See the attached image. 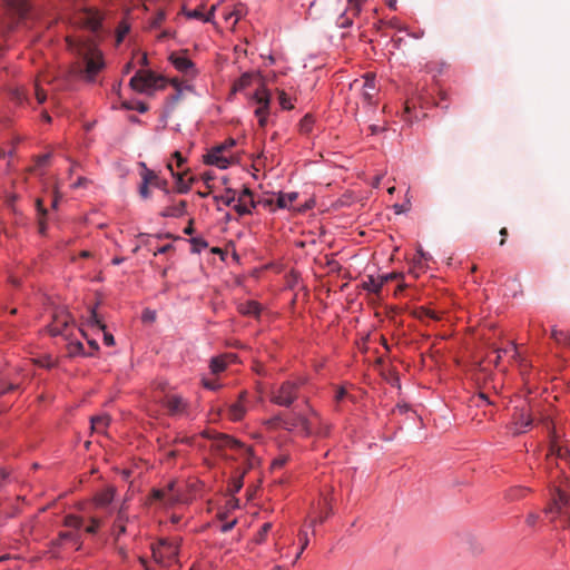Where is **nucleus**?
Wrapping results in <instances>:
<instances>
[{"mask_svg": "<svg viewBox=\"0 0 570 570\" xmlns=\"http://www.w3.org/2000/svg\"><path fill=\"white\" fill-rule=\"evenodd\" d=\"M68 354L70 356L87 355L85 353V347H83L82 343L79 341L70 342L68 344Z\"/></svg>", "mask_w": 570, "mask_h": 570, "instance_id": "nucleus-35", "label": "nucleus"}, {"mask_svg": "<svg viewBox=\"0 0 570 570\" xmlns=\"http://www.w3.org/2000/svg\"><path fill=\"white\" fill-rule=\"evenodd\" d=\"M362 287L365 291L374 294L376 297H380L381 293H382L383 285L381 284L379 278H374L373 276H368L367 281L363 282Z\"/></svg>", "mask_w": 570, "mask_h": 570, "instance_id": "nucleus-22", "label": "nucleus"}, {"mask_svg": "<svg viewBox=\"0 0 570 570\" xmlns=\"http://www.w3.org/2000/svg\"><path fill=\"white\" fill-rule=\"evenodd\" d=\"M254 100L258 104L255 110L256 117H267L269 110L271 95L264 86H261L254 94Z\"/></svg>", "mask_w": 570, "mask_h": 570, "instance_id": "nucleus-10", "label": "nucleus"}, {"mask_svg": "<svg viewBox=\"0 0 570 570\" xmlns=\"http://www.w3.org/2000/svg\"><path fill=\"white\" fill-rule=\"evenodd\" d=\"M169 59L174 67L181 72H188L189 70L194 69L193 61L186 56L171 53Z\"/></svg>", "mask_w": 570, "mask_h": 570, "instance_id": "nucleus-17", "label": "nucleus"}, {"mask_svg": "<svg viewBox=\"0 0 570 570\" xmlns=\"http://www.w3.org/2000/svg\"><path fill=\"white\" fill-rule=\"evenodd\" d=\"M513 434L523 433L532 424V417L525 412L524 409H515V412L513 413Z\"/></svg>", "mask_w": 570, "mask_h": 570, "instance_id": "nucleus-11", "label": "nucleus"}, {"mask_svg": "<svg viewBox=\"0 0 570 570\" xmlns=\"http://www.w3.org/2000/svg\"><path fill=\"white\" fill-rule=\"evenodd\" d=\"M364 0H347L346 13L356 17L361 12V7Z\"/></svg>", "mask_w": 570, "mask_h": 570, "instance_id": "nucleus-36", "label": "nucleus"}, {"mask_svg": "<svg viewBox=\"0 0 570 570\" xmlns=\"http://www.w3.org/2000/svg\"><path fill=\"white\" fill-rule=\"evenodd\" d=\"M347 13L345 12L344 14H342L340 18H338V26L341 28H347L350 26H352V18L350 16H346Z\"/></svg>", "mask_w": 570, "mask_h": 570, "instance_id": "nucleus-56", "label": "nucleus"}, {"mask_svg": "<svg viewBox=\"0 0 570 570\" xmlns=\"http://www.w3.org/2000/svg\"><path fill=\"white\" fill-rule=\"evenodd\" d=\"M72 322L71 315L63 311H57L52 315V322L48 325V331L52 336L65 335V332Z\"/></svg>", "mask_w": 570, "mask_h": 570, "instance_id": "nucleus-8", "label": "nucleus"}, {"mask_svg": "<svg viewBox=\"0 0 570 570\" xmlns=\"http://www.w3.org/2000/svg\"><path fill=\"white\" fill-rule=\"evenodd\" d=\"M12 98L18 102L22 104L26 100V95L22 89H16L12 91Z\"/></svg>", "mask_w": 570, "mask_h": 570, "instance_id": "nucleus-60", "label": "nucleus"}, {"mask_svg": "<svg viewBox=\"0 0 570 570\" xmlns=\"http://www.w3.org/2000/svg\"><path fill=\"white\" fill-rule=\"evenodd\" d=\"M100 525L99 520L92 518L90 525L86 528V532L90 534H95Z\"/></svg>", "mask_w": 570, "mask_h": 570, "instance_id": "nucleus-61", "label": "nucleus"}, {"mask_svg": "<svg viewBox=\"0 0 570 570\" xmlns=\"http://www.w3.org/2000/svg\"><path fill=\"white\" fill-rule=\"evenodd\" d=\"M79 55L82 56V62L78 66L77 75L89 82L95 81L96 76L105 67L102 55L95 48H79Z\"/></svg>", "mask_w": 570, "mask_h": 570, "instance_id": "nucleus-1", "label": "nucleus"}, {"mask_svg": "<svg viewBox=\"0 0 570 570\" xmlns=\"http://www.w3.org/2000/svg\"><path fill=\"white\" fill-rule=\"evenodd\" d=\"M83 521L77 515L69 514L65 518V525L73 529L81 528Z\"/></svg>", "mask_w": 570, "mask_h": 570, "instance_id": "nucleus-38", "label": "nucleus"}, {"mask_svg": "<svg viewBox=\"0 0 570 570\" xmlns=\"http://www.w3.org/2000/svg\"><path fill=\"white\" fill-rule=\"evenodd\" d=\"M213 373L217 374L226 368V362L223 357H215L210 362Z\"/></svg>", "mask_w": 570, "mask_h": 570, "instance_id": "nucleus-41", "label": "nucleus"}, {"mask_svg": "<svg viewBox=\"0 0 570 570\" xmlns=\"http://www.w3.org/2000/svg\"><path fill=\"white\" fill-rule=\"evenodd\" d=\"M216 444L223 451V458L226 460H240L250 461L255 459L252 448L246 446L228 435H219Z\"/></svg>", "mask_w": 570, "mask_h": 570, "instance_id": "nucleus-2", "label": "nucleus"}, {"mask_svg": "<svg viewBox=\"0 0 570 570\" xmlns=\"http://www.w3.org/2000/svg\"><path fill=\"white\" fill-rule=\"evenodd\" d=\"M538 520H539V515L537 513L531 512L527 515L525 522L528 525L533 527V525H535Z\"/></svg>", "mask_w": 570, "mask_h": 570, "instance_id": "nucleus-62", "label": "nucleus"}, {"mask_svg": "<svg viewBox=\"0 0 570 570\" xmlns=\"http://www.w3.org/2000/svg\"><path fill=\"white\" fill-rule=\"evenodd\" d=\"M236 522H237V520H236V519H234V520H232V521H228V522L223 523V524H222V527H220V531H222V532H228V531H230V530L235 527Z\"/></svg>", "mask_w": 570, "mask_h": 570, "instance_id": "nucleus-63", "label": "nucleus"}, {"mask_svg": "<svg viewBox=\"0 0 570 570\" xmlns=\"http://www.w3.org/2000/svg\"><path fill=\"white\" fill-rule=\"evenodd\" d=\"M272 524L266 522L262 525L261 530L258 531L255 541L257 543H262L265 541L267 533L271 531Z\"/></svg>", "mask_w": 570, "mask_h": 570, "instance_id": "nucleus-45", "label": "nucleus"}, {"mask_svg": "<svg viewBox=\"0 0 570 570\" xmlns=\"http://www.w3.org/2000/svg\"><path fill=\"white\" fill-rule=\"evenodd\" d=\"M314 420H320V414L315 410L311 409L308 416L298 413L291 414L284 421V425L288 430H297L299 433L308 436L314 432Z\"/></svg>", "mask_w": 570, "mask_h": 570, "instance_id": "nucleus-4", "label": "nucleus"}, {"mask_svg": "<svg viewBox=\"0 0 570 570\" xmlns=\"http://www.w3.org/2000/svg\"><path fill=\"white\" fill-rule=\"evenodd\" d=\"M35 91L38 104H43L47 99L46 91L41 89L38 83H36Z\"/></svg>", "mask_w": 570, "mask_h": 570, "instance_id": "nucleus-53", "label": "nucleus"}, {"mask_svg": "<svg viewBox=\"0 0 570 570\" xmlns=\"http://www.w3.org/2000/svg\"><path fill=\"white\" fill-rule=\"evenodd\" d=\"M569 492L570 484L567 485L566 488H562V485L560 484L557 488V495L552 499L551 503L544 509V512L547 514L563 517V527L570 524V513L567 511V508L570 504Z\"/></svg>", "mask_w": 570, "mask_h": 570, "instance_id": "nucleus-3", "label": "nucleus"}, {"mask_svg": "<svg viewBox=\"0 0 570 570\" xmlns=\"http://www.w3.org/2000/svg\"><path fill=\"white\" fill-rule=\"evenodd\" d=\"M298 537H299V541L302 543L301 552H303L306 549V547L308 546V542H309L308 537H307V532L304 531V530H301L299 533H298Z\"/></svg>", "mask_w": 570, "mask_h": 570, "instance_id": "nucleus-57", "label": "nucleus"}, {"mask_svg": "<svg viewBox=\"0 0 570 570\" xmlns=\"http://www.w3.org/2000/svg\"><path fill=\"white\" fill-rule=\"evenodd\" d=\"M549 455L554 456L558 460H566L570 455V451L567 446L553 442L550 446V453L548 456Z\"/></svg>", "mask_w": 570, "mask_h": 570, "instance_id": "nucleus-26", "label": "nucleus"}, {"mask_svg": "<svg viewBox=\"0 0 570 570\" xmlns=\"http://www.w3.org/2000/svg\"><path fill=\"white\" fill-rule=\"evenodd\" d=\"M255 76L253 73H243L237 81H235L233 89L234 91H240L250 86Z\"/></svg>", "mask_w": 570, "mask_h": 570, "instance_id": "nucleus-31", "label": "nucleus"}, {"mask_svg": "<svg viewBox=\"0 0 570 570\" xmlns=\"http://www.w3.org/2000/svg\"><path fill=\"white\" fill-rule=\"evenodd\" d=\"M153 554L158 562L170 564L178 556V543L169 539H160Z\"/></svg>", "mask_w": 570, "mask_h": 570, "instance_id": "nucleus-7", "label": "nucleus"}, {"mask_svg": "<svg viewBox=\"0 0 570 570\" xmlns=\"http://www.w3.org/2000/svg\"><path fill=\"white\" fill-rule=\"evenodd\" d=\"M297 196V193H281L277 196L276 204L279 208H287L291 204H293V202L296 200Z\"/></svg>", "mask_w": 570, "mask_h": 570, "instance_id": "nucleus-32", "label": "nucleus"}, {"mask_svg": "<svg viewBox=\"0 0 570 570\" xmlns=\"http://www.w3.org/2000/svg\"><path fill=\"white\" fill-rule=\"evenodd\" d=\"M375 95V79L374 76L366 75L363 82V97L368 102H373Z\"/></svg>", "mask_w": 570, "mask_h": 570, "instance_id": "nucleus-19", "label": "nucleus"}, {"mask_svg": "<svg viewBox=\"0 0 570 570\" xmlns=\"http://www.w3.org/2000/svg\"><path fill=\"white\" fill-rule=\"evenodd\" d=\"M110 423V416L108 414H101L91 417V429L95 432L102 433Z\"/></svg>", "mask_w": 570, "mask_h": 570, "instance_id": "nucleus-21", "label": "nucleus"}, {"mask_svg": "<svg viewBox=\"0 0 570 570\" xmlns=\"http://www.w3.org/2000/svg\"><path fill=\"white\" fill-rule=\"evenodd\" d=\"M29 0H7L6 10L8 14V21H6V28L8 31L12 30L14 26L27 18L30 11Z\"/></svg>", "mask_w": 570, "mask_h": 570, "instance_id": "nucleus-5", "label": "nucleus"}, {"mask_svg": "<svg viewBox=\"0 0 570 570\" xmlns=\"http://www.w3.org/2000/svg\"><path fill=\"white\" fill-rule=\"evenodd\" d=\"M473 402L475 403L476 406H481V404H492L488 395H485L484 393H479L476 396H474Z\"/></svg>", "mask_w": 570, "mask_h": 570, "instance_id": "nucleus-52", "label": "nucleus"}, {"mask_svg": "<svg viewBox=\"0 0 570 570\" xmlns=\"http://www.w3.org/2000/svg\"><path fill=\"white\" fill-rule=\"evenodd\" d=\"M50 157H51V154H45V155L37 156L35 158L36 159V166L40 167V166L47 165L49 159H50Z\"/></svg>", "mask_w": 570, "mask_h": 570, "instance_id": "nucleus-58", "label": "nucleus"}, {"mask_svg": "<svg viewBox=\"0 0 570 570\" xmlns=\"http://www.w3.org/2000/svg\"><path fill=\"white\" fill-rule=\"evenodd\" d=\"M165 407L170 415H177L185 411L186 402L179 395H168L164 401Z\"/></svg>", "mask_w": 570, "mask_h": 570, "instance_id": "nucleus-13", "label": "nucleus"}, {"mask_svg": "<svg viewBox=\"0 0 570 570\" xmlns=\"http://www.w3.org/2000/svg\"><path fill=\"white\" fill-rule=\"evenodd\" d=\"M147 90L150 88H163L165 86V79L163 77L156 76L151 71L144 72Z\"/></svg>", "mask_w": 570, "mask_h": 570, "instance_id": "nucleus-27", "label": "nucleus"}, {"mask_svg": "<svg viewBox=\"0 0 570 570\" xmlns=\"http://www.w3.org/2000/svg\"><path fill=\"white\" fill-rule=\"evenodd\" d=\"M130 87L134 90H137L139 92L147 91L146 80L144 71H138L131 79H130Z\"/></svg>", "mask_w": 570, "mask_h": 570, "instance_id": "nucleus-29", "label": "nucleus"}, {"mask_svg": "<svg viewBox=\"0 0 570 570\" xmlns=\"http://www.w3.org/2000/svg\"><path fill=\"white\" fill-rule=\"evenodd\" d=\"M401 276V274H397V273H389V274H385V275H381L379 277L380 282L382 285L391 282V281H394L396 278H399Z\"/></svg>", "mask_w": 570, "mask_h": 570, "instance_id": "nucleus-55", "label": "nucleus"}, {"mask_svg": "<svg viewBox=\"0 0 570 570\" xmlns=\"http://www.w3.org/2000/svg\"><path fill=\"white\" fill-rule=\"evenodd\" d=\"M17 387H18V385L11 384V383H6L0 377V395L4 394L6 392H9V391H14Z\"/></svg>", "mask_w": 570, "mask_h": 570, "instance_id": "nucleus-54", "label": "nucleus"}, {"mask_svg": "<svg viewBox=\"0 0 570 570\" xmlns=\"http://www.w3.org/2000/svg\"><path fill=\"white\" fill-rule=\"evenodd\" d=\"M88 179L85 177H79L76 183L72 184L73 188L85 187L88 184Z\"/></svg>", "mask_w": 570, "mask_h": 570, "instance_id": "nucleus-64", "label": "nucleus"}, {"mask_svg": "<svg viewBox=\"0 0 570 570\" xmlns=\"http://www.w3.org/2000/svg\"><path fill=\"white\" fill-rule=\"evenodd\" d=\"M190 243H191L194 253H200L203 249H205L208 246L207 242L200 237L191 238Z\"/></svg>", "mask_w": 570, "mask_h": 570, "instance_id": "nucleus-43", "label": "nucleus"}, {"mask_svg": "<svg viewBox=\"0 0 570 570\" xmlns=\"http://www.w3.org/2000/svg\"><path fill=\"white\" fill-rule=\"evenodd\" d=\"M299 385L296 382H284L272 394V402L279 406H291L298 396Z\"/></svg>", "mask_w": 570, "mask_h": 570, "instance_id": "nucleus-6", "label": "nucleus"}, {"mask_svg": "<svg viewBox=\"0 0 570 570\" xmlns=\"http://www.w3.org/2000/svg\"><path fill=\"white\" fill-rule=\"evenodd\" d=\"M186 202L180 200L177 205L165 208L160 215L163 217H179L183 216L186 209Z\"/></svg>", "mask_w": 570, "mask_h": 570, "instance_id": "nucleus-23", "label": "nucleus"}, {"mask_svg": "<svg viewBox=\"0 0 570 570\" xmlns=\"http://www.w3.org/2000/svg\"><path fill=\"white\" fill-rule=\"evenodd\" d=\"M216 199L220 200L226 206H230L236 199V193L233 189L228 188V189H226L224 195L216 197Z\"/></svg>", "mask_w": 570, "mask_h": 570, "instance_id": "nucleus-40", "label": "nucleus"}, {"mask_svg": "<svg viewBox=\"0 0 570 570\" xmlns=\"http://www.w3.org/2000/svg\"><path fill=\"white\" fill-rule=\"evenodd\" d=\"M224 151L225 145L216 146L205 156V163L220 169H226L230 165V161L227 157L223 156Z\"/></svg>", "mask_w": 570, "mask_h": 570, "instance_id": "nucleus-9", "label": "nucleus"}, {"mask_svg": "<svg viewBox=\"0 0 570 570\" xmlns=\"http://www.w3.org/2000/svg\"><path fill=\"white\" fill-rule=\"evenodd\" d=\"M314 432L313 434L320 435V436H326L330 432V425L325 423L322 417L320 416V420H314Z\"/></svg>", "mask_w": 570, "mask_h": 570, "instance_id": "nucleus-33", "label": "nucleus"}, {"mask_svg": "<svg viewBox=\"0 0 570 570\" xmlns=\"http://www.w3.org/2000/svg\"><path fill=\"white\" fill-rule=\"evenodd\" d=\"M89 323L94 326H97L100 331L104 332V343L108 346H112L115 344V338L112 334L106 332V325L99 320L96 309L90 311Z\"/></svg>", "mask_w": 570, "mask_h": 570, "instance_id": "nucleus-16", "label": "nucleus"}, {"mask_svg": "<svg viewBox=\"0 0 570 570\" xmlns=\"http://www.w3.org/2000/svg\"><path fill=\"white\" fill-rule=\"evenodd\" d=\"M246 471H236V473L233 475L229 484H228V491L234 494L237 493L243 488V479Z\"/></svg>", "mask_w": 570, "mask_h": 570, "instance_id": "nucleus-28", "label": "nucleus"}, {"mask_svg": "<svg viewBox=\"0 0 570 570\" xmlns=\"http://www.w3.org/2000/svg\"><path fill=\"white\" fill-rule=\"evenodd\" d=\"M166 13L163 9H158L156 16L151 20V27L157 28L165 20Z\"/></svg>", "mask_w": 570, "mask_h": 570, "instance_id": "nucleus-50", "label": "nucleus"}, {"mask_svg": "<svg viewBox=\"0 0 570 570\" xmlns=\"http://www.w3.org/2000/svg\"><path fill=\"white\" fill-rule=\"evenodd\" d=\"M128 32L129 26L126 22H121L117 28V42H121Z\"/></svg>", "mask_w": 570, "mask_h": 570, "instance_id": "nucleus-48", "label": "nucleus"}, {"mask_svg": "<svg viewBox=\"0 0 570 570\" xmlns=\"http://www.w3.org/2000/svg\"><path fill=\"white\" fill-rule=\"evenodd\" d=\"M332 514V508L330 507L318 519H313L311 521V527H314L317 522H324Z\"/></svg>", "mask_w": 570, "mask_h": 570, "instance_id": "nucleus-59", "label": "nucleus"}, {"mask_svg": "<svg viewBox=\"0 0 570 570\" xmlns=\"http://www.w3.org/2000/svg\"><path fill=\"white\" fill-rule=\"evenodd\" d=\"M151 498L155 501L163 502L166 507H171L179 501V497L177 494H168L165 489H154L151 491Z\"/></svg>", "mask_w": 570, "mask_h": 570, "instance_id": "nucleus-15", "label": "nucleus"}, {"mask_svg": "<svg viewBox=\"0 0 570 570\" xmlns=\"http://www.w3.org/2000/svg\"><path fill=\"white\" fill-rule=\"evenodd\" d=\"M313 118L309 115L304 116L299 122L301 132L308 134L312 130Z\"/></svg>", "mask_w": 570, "mask_h": 570, "instance_id": "nucleus-44", "label": "nucleus"}, {"mask_svg": "<svg viewBox=\"0 0 570 570\" xmlns=\"http://www.w3.org/2000/svg\"><path fill=\"white\" fill-rule=\"evenodd\" d=\"M149 173L151 175V179H150V183L149 185L156 187V188H159V189H163V190H167V180L165 179H161L154 170L149 169Z\"/></svg>", "mask_w": 570, "mask_h": 570, "instance_id": "nucleus-37", "label": "nucleus"}, {"mask_svg": "<svg viewBox=\"0 0 570 570\" xmlns=\"http://www.w3.org/2000/svg\"><path fill=\"white\" fill-rule=\"evenodd\" d=\"M139 165L142 168V170L140 173L141 185L139 187V195L142 198L147 199L150 196L149 183H150V179H151V175L149 173V168H147L145 163H140Z\"/></svg>", "mask_w": 570, "mask_h": 570, "instance_id": "nucleus-18", "label": "nucleus"}, {"mask_svg": "<svg viewBox=\"0 0 570 570\" xmlns=\"http://www.w3.org/2000/svg\"><path fill=\"white\" fill-rule=\"evenodd\" d=\"M255 207L253 200V193L249 188H244L237 198V204L234 205V209L240 215L250 214V208Z\"/></svg>", "mask_w": 570, "mask_h": 570, "instance_id": "nucleus-12", "label": "nucleus"}, {"mask_svg": "<svg viewBox=\"0 0 570 570\" xmlns=\"http://www.w3.org/2000/svg\"><path fill=\"white\" fill-rule=\"evenodd\" d=\"M59 538L61 541H70L75 544H78V547L81 544L80 542V538L78 535V533H75V532H71V531H68V532H61L59 534Z\"/></svg>", "mask_w": 570, "mask_h": 570, "instance_id": "nucleus-42", "label": "nucleus"}, {"mask_svg": "<svg viewBox=\"0 0 570 570\" xmlns=\"http://www.w3.org/2000/svg\"><path fill=\"white\" fill-rule=\"evenodd\" d=\"M173 87L176 89V92L169 97L170 102L173 105L177 104L181 98L183 88L178 79L171 80Z\"/></svg>", "mask_w": 570, "mask_h": 570, "instance_id": "nucleus-39", "label": "nucleus"}, {"mask_svg": "<svg viewBox=\"0 0 570 570\" xmlns=\"http://www.w3.org/2000/svg\"><path fill=\"white\" fill-rule=\"evenodd\" d=\"M215 10H216V6H213V7L210 8V10H209L208 14H207V16H205V14L203 13V11H202V10L195 9V10H193V11H190V12L188 13V17H190V18H195V19H199V20H204V21H207V22H208V21H210V20H212V18H213V16H214Z\"/></svg>", "mask_w": 570, "mask_h": 570, "instance_id": "nucleus-34", "label": "nucleus"}, {"mask_svg": "<svg viewBox=\"0 0 570 570\" xmlns=\"http://www.w3.org/2000/svg\"><path fill=\"white\" fill-rule=\"evenodd\" d=\"M124 107L126 109H136L140 114H144V112H146L148 110V106L145 102H141V101L137 102L136 105H130V104L125 102Z\"/></svg>", "mask_w": 570, "mask_h": 570, "instance_id": "nucleus-51", "label": "nucleus"}, {"mask_svg": "<svg viewBox=\"0 0 570 570\" xmlns=\"http://www.w3.org/2000/svg\"><path fill=\"white\" fill-rule=\"evenodd\" d=\"M36 206L38 210V230L41 235H46L47 225L45 222V217L47 215V209L45 208L41 199H37Z\"/></svg>", "mask_w": 570, "mask_h": 570, "instance_id": "nucleus-24", "label": "nucleus"}, {"mask_svg": "<svg viewBox=\"0 0 570 570\" xmlns=\"http://www.w3.org/2000/svg\"><path fill=\"white\" fill-rule=\"evenodd\" d=\"M246 395H247L246 392H242L238 396V401L229 406L228 413H229V417L233 421H239L244 417V415L246 413V407H245V403H244Z\"/></svg>", "mask_w": 570, "mask_h": 570, "instance_id": "nucleus-14", "label": "nucleus"}, {"mask_svg": "<svg viewBox=\"0 0 570 570\" xmlns=\"http://www.w3.org/2000/svg\"><path fill=\"white\" fill-rule=\"evenodd\" d=\"M528 491V489H524V488H514V489H511L508 493V498L510 500H518L520 499L521 497L524 495V493Z\"/></svg>", "mask_w": 570, "mask_h": 570, "instance_id": "nucleus-49", "label": "nucleus"}, {"mask_svg": "<svg viewBox=\"0 0 570 570\" xmlns=\"http://www.w3.org/2000/svg\"><path fill=\"white\" fill-rule=\"evenodd\" d=\"M278 100L283 109L289 110L293 108V105L289 102V97L284 90L278 91Z\"/></svg>", "mask_w": 570, "mask_h": 570, "instance_id": "nucleus-46", "label": "nucleus"}, {"mask_svg": "<svg viewBox=\"0 0 570 570\" xmlns=\"http://www.w3.org/2000/svg\"><path fill=\"white\" fill-rule=\"evenodd\" d=\"M177 190L180 194H185L189 190V184H186L184 180V175L177 174L176 177Z\"/></svg>", "mask_w": 570, "mask_h": 570, "instance_id": "nucleus-47", "label": "nucleus"}, {"mask_svg": "<svg viewBox=\"0 0 570 570\" xmlns=\"http://www.w3.org/2000/svg\"><path fill=\"white\" fill-rule=\"evenodd\" d=\"M115 490L109 488L95 497V502L98 507H107L114 500Z\"/></svg>", "mask_w": 570, "mask_h": 570, "instance_id": "nucleus-25", "label": "nucleus"}, {"mask_svg": "<svg viewBox=\"0 0 570 570\" xmlns=\"http://www.w3.org/2000/svg\"><path fill=\"white\" fill-rule=\"evenodd\" d=\"M238 311L243 315L258 316L261 313V305L255 301H248L238 305Z\"/></svg>", "mask_w": 570, "mask_h": 570, "instance_id": "nucleus-20", "label": "nucleus"}, {"mask_svg": "<svg viewBox=\"0 0 570 570\" xmlns=\"http://www.w3.org/2000/svg\"><path fill=\"white\" fill-rule=\"evenodd\" d=\"M551 337L556 341L557 344L570 347V334L568 332L552 328Z\"/></svg>", "mask_w": 570, "mask_h": 570, "instance_id": "nucleus-30", "label": "nucleus"}]
</instances>
